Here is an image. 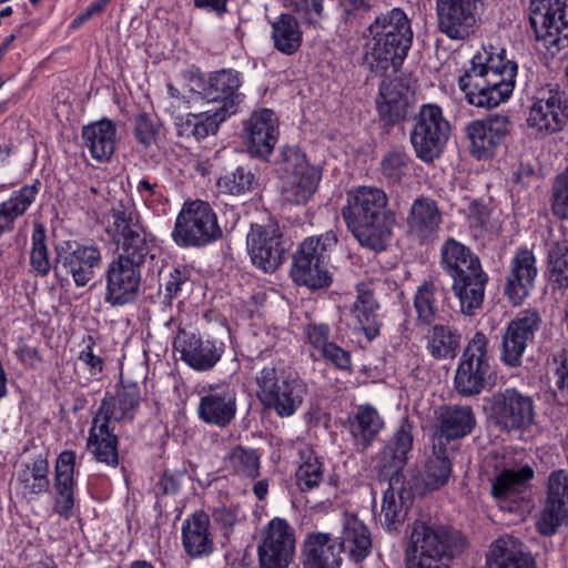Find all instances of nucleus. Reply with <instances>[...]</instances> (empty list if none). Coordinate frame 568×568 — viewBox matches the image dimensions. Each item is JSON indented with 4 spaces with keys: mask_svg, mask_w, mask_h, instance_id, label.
I'll use <instances>...</instances> for the list:
<instances>
[{
    "mask_svg": "<svg viewBox=\"0 0 568 568\" xmlns=\"http://www.w3.org/2000/svg\"><path fill=\"white\" fill-rule=\"evenodd\" d=\"M111 217L113 221L109 232L119 254L106 268L104 301L112 306H122L138 298L142 267L148 258H154V242L132 203L119 202L112 207Z\"/></svg>",
    "mask_w": 568,
    "mask_h": 568,
    "instance_id": "1",
    "label": "nucleus"
},
{
    "mask_svg": "<svg viewBox=\"0 0 568 568\" xmlns=\"http://www.w3.org/2000/svg\"><path fill=\"white\" fill-rule=\"evenodd\" d=\"M518 65L505 49L483 48L470 60V67L458 79L468 104L493 109L507 101L516 83Z\"/></svg>",
    "mask_w": 568,
    "mask_h": 568,
    "instance_id": "2",
    "label": "nucleus"
},
{
    "mask_svg": "<svg viewBox=\"0 0 568 568\" xmlns=\"http://www.w3.org/2000/svg\"><path fill=\"white\" fill-rule=\"evenodd\" d=\"M414 32L412 20L402 8L378 14L367 28L364 63L375 73L397 70L406 59Z\"/></svg>",
    "mask_w": 568,
    "mask_h": 568,
    "instance_id": "3",
    "label": "nucleus"
},
{
    "mask_svg": "<svg viewBox=\"0 0 568 568\" xmlns=\"http://www.w3.org/2000/svg\"><path fill=\"white\" fill-rule=\"evenodd\" d=\"M466 548L465 537L455 528L417 519L408 526L405 568H449Z\"/></svg>",
    "mask_w": 568,
    "mask_h": 568,
    "instance_id": "4",
    "label": "nucleus"
},
{
    "mask_svg": "<svg viewBox=\"0 0 568 568\" xmlns=\"http://www.w3.org/2000/svg\"><path fill=\"white\" fill-rule=\"evenodd\" d=\"M386 205L387 195L382 189L361 186L347 192L342 216L363 247L376 252L386 248L392 234Z\"/></svg>",
    "mask_w": 568,
    "mask_h": 568,
    "instance_id": "5",
    "label": "nucleus"
},
{
    "mask_svg": "<svg viewBox=\"0 0 568 568\" xmlns=\"http://www.w3.org/2000/svg\"><path fill=\"white\" fill-rule=\"evenodd\" d=\"M440 266L453 280L452 291L459 302L460 312L471 316L483 306L488 274L468 246L448 239L440 247Z\"/></svg>",
    "mask_w": 568,
    "mask_h": 568,
    "instance_id": "6",
    "label": "nucleus"
},
{
    "mask_svg": "<svg viewBox=\"0 0 568 568\" xmlns=\"http://www.w3.org/2000/svg\"><path fill=\"white\" fill-rule=\"evenodd\" d=\"M256 396L264 408L278 417L293 416L303 405L307 385L296 374L270 363L255 376Z\"/></svg>",
    "mask_w": 568,
    "mask_h": 568,
    "instance_id": "7",
    "label": "nucleus"
},
{
    "mask_svg": "<svg viewBox=\"0 0 568 568\" xmlns=\"http://www.w3.org/2000/svg\"><path fill=\"white\" fill-rule=\"evenodd\" d=\"M336 244L337 236L333 231L306 237L293 255V281L311 290L328 287L333 281L328 264Z\"/></svg>",
    "mask_w": 568,
    "mask_h": 568,
    "instance_id": "8",
    "label": "nucleus"
},
{
    "mask_svg": "<svg viewBox=\"0 0 568 568\" xmlns=\"http://www.w3.org/2000/svg\"><path fill=\"white\" fill-rule=\"evenodd\" d=\"M530 26L551 57L568 55V0H530Z\"/></svg>",
    "mask_w": 568,
    "mask_h": 568,
    "instance_id": "9",
    "label": "nucleus"
},
{
    "mask_svg": "<svg viewBox=\"0 0 568 568\" xmlns=\"http://www.w3.org/2000/svg\"><path fill=\"white\" fill-rule=\"evenodd\" d=\"M212 206L202 200L185 201L179 212L172 240L180 247H204L222 237Z\"/></svg>",
    "mask_w": 568,
    "mask_h": 568,
    "instance_id": "10",
    "label": "nucleus"
},
{
    "mask_svg": "<svg viewBox=\"0 0 568 568\" xmlns=\"http://www.w3.org/2000/svg\"><path fill=\"white\" fill-rule=\"evenodd\" d=\"M450 124L439 105L423 104L413 119L409 139L416 156L424 162L438 159L449 138Z\"/></svg>",
    "mask_w": 568,
    "mask_h": 568,
    "instance_id": "11",
    "label": "nucleus"
},
{
    "mask_svg": "<svg viewBox=\"0 0 568 568\" xmlns=\"http://www.w3.org/2000/svg\"><path fill=\"white\" fill-rule=\"evenodd\" d=\"M488 344L483 332H476L467 343L455 374V388L460 395H478L490 379Z\"/></svg>",
    "mask_w": 568,
    "mask_h": 568,
    "instance_id": "12",
    "label": "nucleus"
},
{
    "mask_svg": "<svg viewBox=\"0 0 568 568\" xmlns=\"http://www.w3.org/2000/svg\"><path fill=\"white\" fill-rule=\"evenodd\" d=\"M282 195L291 204H305L317 189L321 181V170L311 165L304 153L296 149L283 152Z\"/></svg>",
    "mask_w": 568,
    "mask_h": 568,
    "instance_id": "13",
    "label": "nucleus"
},
{
    "mask_svg": "<svg viewBox=\"0 0 568 568\" xmlns=\"http://www.w3.org/2000/svg\"><path fill=\"white\" fill-rule=\"evenodd\" d=\"M296 549L293 526L284 518L271 519L261 531L257 546L260 568H288Z\"/></svg>",
    "mask_w": 568,
    "mask_h": 568,
    "instance_id": "14",
    "label": "nucleus"
},
{
    "mask_svg": "<svg viewBox=\"0 0 568 568\" xmlns=\"http://www.w3.org/2000/svg\"><path fill=\"white\" fill-rule=\"evenodd\" d=\"M535 400L515 387L495 393L490 399V417L501 430H525L535 420Z\"/></svg>",
    "mask_w": 568,
    "mask_h": 568,
    "instance_id": "15",
    "label": "nucleus"
},
{
    "mask_svg": "<svg viewBox=\"0 0 568 568\" xmlns=\"http://www.w3.org/2000/svg\"><path fill=\"white\" fill-rule=\"evenodd\" d=\"M252 264L264 273H274L284 262L286 242L275 224H253L246 236Z\"/></svg>",
    "mask_w": 568,
    "mask_h": 568,
    "instance_id": "16",
    "label": "nucleus"
},
{
    "mask_svg": "<svg viewBox=\"0 0 568 568\" xmlns=\"http://www.w3.org/2000/svg\"><path fill=\"white\" fill-rule=\"evenodd\" d=\"M542 320L537 310L520 311L506 326L500 343V359L509 367H518Z\"/></svg>",
    "mask_w": 568,
    "mask_h": 568,
    "instance_id": "17",
    "label": "nucleus"
},
{
    "mask_svg": "<svg viewBox=\"0 0 568 568\" xmlns=\"http://www.w3.org/2000/svg\"><path fill=\"white\" fill-rule=\"evenodd\" d=\"M102 263V253L95 244L67 242L57 252L55 272L70 275L78 287L85 286Z\"/></svg>",
    "mask_w": 568,
    "mask_h": 568,
    "instance_id": "18",
    "label": "nucleus"
},
{
    "mask_svg": "<svg viewBox=\"0 0 568 568\" xmlns=\"http://www.w3.org/2000/svg\"><path fill=\"white\" fill-rule=\"evenodd\" d=\"M242 78L239 71L222 69L207 74L203 80L201 94L207 102L217 103L215 109L221 119L235 114L244 101V94L240 91Z\"/></svg>",
    "mask_w": 568,
    "mask_h": 568,
    "instance_id": "19",
    "label": "nucleus"
},
{
    "mask_svg": "<svg viewBox=\"0 0 568 568\" xmlns=\"http://www.w3.org/2000/svg\"><path fill=\"white\" fill-rule=\"evenodd\" d=\"M480 0H436L438 29L453 40H464L475 31Z\"/></svg>",
    "mask_w": 568,
    "mask_h": 568,
    "instance_id": "20",
    "label": "nucleus"
},
{
    "mask_svg": "<svg viewBox=\"0 0 568 568\" xmlns=\"http://www.w3.org/2000/svg\"><path fill=\"white\" fill-rule=\"evenodd\" d=\"M532 478L534 469L529 465L504 468L491 479L490 495L500 509L514 511L527 499Z\"/></svg>",
    "mask_w": 568,
    "mask_h": 568,
    "instance_id": "21",
    "label": "nucleus"
},
{
    "mask_svg": "<svg viewBox=\"0 0 568 568\" xmlns=\"http://www.w3.org/2000/svg\"><path fill=\"white\" fill-rule=\"evenodd\" d=\"M174 348L187 366L196 372H207L220 362L224 343L180 331L174 339Z\"/></svg>",
    "mask_w": 568,
    "mask_h": 568,
    "instance_id": "22",
    "label": "nucleus"
},
{
    "mask_svg": "<svg viewBox=\"0 0 568 568\" xmlns=\"http://www.w3.org/2000/svg\"><path fill=\"white\" fill-rule=\"evenodd\" d=\"M568 119V101L565 92L550 89L530 108L528 126L536 132L548 135L562 130Z\"/></svg>",
    "mask_w": 568,
    "mask_h": 568,
    "instance_id": "23",
    "label": "nucleus"
},
{
    "mask_svg": "<svg viewBox=\"0 0 568 568\" xmlns=\"http://www.w3.org/2000/svg\"><path fill=\"white\" fill-rule=\"evenodd\" d=\"M244 139L251 154L266 160L278 139V118L275 112L271 109L254 111L244 121Z\"/></svg>",
    "mask_w": 568,
    "mask_h": 568,
    "instance_id": "24",
    "label": "nucleus"
},
{
    "mask_svg": "<svg viewBox=\"0 0 568 568\" xmlns=\"http://www.w3.org/2000/svg\"><path fill=\"white\" fill-rule=\"evenodd\" d=\"M509 132L510 121L506 115L495 114L485 120L471 122L467 126L471 153L478 160L491 158Z\"/></svg>",
    "mask_w": 568,
    "mask_h": 568,
    "instance_id": "25",
    "label": "nucleus"
},
{
    "mask_svg": "<svg viewBox=\"0 0 568 568\" xmlns=\"http://www.w3.org/2000/svg\"><path fill=\"white\" fill-rule=\"evenodd\" d=\"M568 514V473L557 469L549 474L547 500L538 521L539 530L551 535L561 525Z\"/></svg>",
    "mask_w": 568,
    "mask_h": 568,
    "instance_id": "26",
    "label": "nucleus"
},
{
    "mask_svg": "<svg viewBox=\"0 0 568 568\" xmlns=\"http://www.w3.org/2000/svg\"><path fill=\"white\" fill-rule=\"evenodd\" d=\"M538 274L536 256L528 248H519L510 261L506 277L505 295L517 305L530 294Z\"/></svg>",
    "mask_w": 568,
    "mask_h": 568,
    "instance_id": "27",
    "label": "nucleus"
},
{
    "mask_svg": "<svg viewBox=\"0 0 568 568\" xmlns=\"http://www.w3.org/2000/svg\"><path fill=\"white\" fill-rule=\"evenodd\" d=\"M476 425L470 406L446 405L435 413L434 442L445 446L447 442L468 436Z\"/></svg>",
    "mask_w": 568,
    "mask_h": 568,
    "instance_id": "28",
    "label": "nucleus"
},
{
    "mask_svg": "<svg viewBox=\"0 0 568 568\" xmlns=\"http://www.w3.org/2000/svg\"><path fill=\"white\" fill-rule=\"evenodd\" d=\"M236 394L227 384L209 386L200 399L199 417L211 425L224 427L235 417Z\"/></svg>",
    "mask_w": 568,
    "mask_h": 568,
    "instance_id": "29",
    "label": "nucleus"
},
{
    "mask_svg": "<svg viewBox=\"0 0 568 568\" xmlns=\"http://www.w3.org/2000/svg\"><path fill=\"white\" fill-rule=\"evenodd\" d=\"M301 554L303 568H341L343 562L337 539L329 532H308Z\"/></svg>",
    "mask_w": 568,
    "mask_h": 568,
    "instance_id": "30",
    "label": "nucleus"
},
{
    "mask_svg": "<svg viewBox=\"0 0 568 568\" xmlns=\"http://www.w3.org/2000/svg\"><path fill=\"white\" fill-rule=\"evenodd\" d=\"M413 442V426L407 418H403L388 443L378 453L377 467L386 475L397 476L407 464Z\"/></svg>",
    "mask_w": 568,
    "mask_h": 568,
    "instance_id": "31",
    "label": "nucleus"
},
{
    "mask_svg": "<svg viewBox=\"0 0 568 568\" xmlns=\"http://www.w3.org/2000/svg\"><path fill=\"white\" fill-rule=\"evenodd\" d=\"M379 118L388 125L402 122L409 109V88L400 79H385L376 99Z\"/></svg>",
    "mask_w": 568,
    "mask_h": 568,
    "instance_id": "32",
    "label": "nucleus"
},
{
    "mask_svg": "<svg viewBox=\"0 0 568 568\" xmlns=\"http://www.w3.org/2000/svg\"><path fill=\"white\" fill-rule=\"evenodd\" d=\"M210 526V516L204 510L194 511L183 521L182 546L190 558H203L213 552L214 538Z\"/></svg>",
    "mask_w": 568,
    "mask_h": 568,
    "instance_id": "33",
    "label": "nucleus"
},
{
    "mask_svg": "<svg viewBox=\"0 0 568 568\" xmlns=\"http://www.w3.org/2000/svg\"><path fill=\"white\" fill-rule=\"evenodd\" d=\"M337 539L341 555L347 554L354 562L363 561L372 551V538L368 528L356 516H347L343 520Z\"/></svg>",
    "mask_w": 568,
    "mask_h": 568,
    "instance_id": "34",
    "label": "nucleus"
},
{
    "mask_svg": "<svg viewBox=\"0 0 568 568\" xmlns=\"http://www.w3.org/2000/svg\"><path fill=\"white\" fill-rule=\"evenodd\" d=\"M348 428L356 450L363 453L384 428V420L374 406L364 404L348 416Z\"/></svg>",
    "mask_w": 568,
    "mask_h": 568,
    "instance_id": "35",
    "label": "nucleus"
},
{
    "mask_svg": "<svg viewBox=\"0 0 568 568\" xmlns=\"http://www.w3.org/2000/svg\"><path fill=\"white\" fill-rule=\"evenodd\" d=\"M487 568H536L534 557L513 537L495 540L486 556Z\"/></svg>",
    "mask_w": 568,
    "mask_h": 568,
    "instance_id": "36",
    "label": "nucleus"
},
{
    "mask_svg": "<svg viewBox=\"0 0 568 568\" xmlns=\"http://www.w3.org/2000/svg\"><path fill=\"white\" fill-rule=\"evenodd\" d=\"M398 478L392 476L388 488L384 491L381 510V525L388 532H397L404 525L408 509L413 504L412 494L403 487L396 489L394 483Z\"/></svg>",
    "mask_w": 568,
    "mask_h": 568,
    "instance_id": "37",
    "label": "nucleus"
},
{
    "mask_svg": "<svg viewBox=\"0 0 568 568\" xmlns=\"http://www.w3.org/2000/svg\"><path fill=\"white\" fill-rule=\"evenodd\" d=\"M140 403V390L136 385L122 386L113 396H105L94 417L108 423L133 419Z\"/></svg>",
    "mask_w": 568,
    "mask_h": 568,
    "instance_id": "38",
    "label": "nucleus"
},
{
    "mask_svg": "<svg viewBox=\"0 0 568 568\" xmlns=\"http://www.w3.org/2000/svg\"><path fill=\"white\" fill-rule=\"evenodd\" d=\"M356 293V300L351 308L352 315L356 320L359 328L364 332L366 338L373 341L379 334L382 327V321L377 313L379 304L368 283L357 284Z\"/></svg>",
    "mask_w": 568,
    "mask_h": 568,
    "instance_id": "39",
    "label": "nucleus"
},
{
    "mask_svg": "<svg viewBox=\"0 0 568 568\" xmlns=\"http://www.w3.org/2000/svg\"><path fill=\"white\" fill-rule=\"evenodd\" d=\"M442 223V214L437 203L430 199L417 197L409 210L407 224L409 233L420 241L430 240Z\"/></svg>",
    "mask_w": 568,
    "mask_h": 568,
    "instance_id": "40",
    "label": "nucleus"
},
{
    "mask_svg": "<svg viewBox=\"0 0 568 568\" xmlns=\"http://www.w3.org/2000/svg\"><path fill=\"white\" fill-rule=\"evenodd\" d=\"M445 297L444 287L435 282L425 281L420 284L414 295V308L418 324L430 325L435 321L443 320Z\"/></svg>",
    "mask_w": 568,
    "mask_h": 568,
    "instance_id": "41",
    "label": "nucleus"
},
{
    "mask_svg": "<svg viewBox=\"0 0 568 568\" xmlns=\"http://www.w3.org/2000/svg\"><path fill=\"white\" fill-rule=\"evenodd\" d=\"M87 448L95 459L110 466L119 464L118 437L113 434L110 423L94 417L89 430Z\"/></svg>",
    "mask_w": 568,
    "mask_h": 568,
    "instance_id": "42",
    "label": "nucleus"
},
{
    "mask_svg": "<svg viewBox=\"0 0 568 568\" xmlns=\"http://www.w3.org/2000/svg\"><path fill=\"white\" fill-rule=\"evenodd\" d=\"M116 126L108 119L100 120L83 128L82 138L91 155L98 161L111 158L115 149Z\"/></svg>",
    "mask_w": 568,
    "mask_h": 568,
    "instance_id": "43",
    "label": "nucleus"
},
{
    "mask_svg": "<svg viewBox=\"0 0 568 568\" xmlns=\"http://www.w3.org/2000/svg\"><path fill=\"white\" fill-rule=\"evenodd\" d=\"M49 462L43 456H38L29 463L20 465L17 474V483L24 496L41 495L49 490Z\"/></svg>",
    "mask_w": 568,
    "mask_h": 568,
    "instance_id": "44",
    "label": "nucleus"
},
{
    "mask_svg": "<svg viewBox=\"0 0 568 568\" xmlns=\"http://www.w3.org/2000/svg\"><path fill=\"white\" fill-rule=\"evenodd\" d=\"M39 181L24 185L20 190L14 191L9 200L0 204V235L11 231L14 220L23 215L33 203L39 193Z\"/></svg>",
    "mask_w": 568,
    "mask_h": 568,
    "instance_id": "45",
    "label": "nucleus"
},
{
    "mask_svg": "<svg viewBox=\"0 0 568 568\" xmlns=\"http://www.w3.org/2000/svg\"><path fill=\"white\" fill-rule=\"evenodd\" d=\"M548 281L554 291L568 288V239L552 240L547 251Z\"/></svg>",
    "mask_w": 568,
    "mask_h": 568,
    "instance_id": "46",
    "label": "nucleus"
},
{
    "mask_svg": "<svg viewBox=\"0 0 568 568\" xmlns=\"http://www.w3.org/2000/svg\"><path fill=\"white\" fill-rule=\"evenodd\" d=\"M452 474V462L446 454L444 445L434 442L433 454L427 458L422 480L428 490H437L443 487Z\"/></svg>",
    "mask_w": 568,
    "mask_h": 568,
    "instance_id": "47",
    "label": "nucleus"
},
{
    "mask_svg": "<svg viewBox=\"0 0 568 568\" xmlns=\"http://www.w3.org/2000/svg\"><path fill=\"white\" fill-rule=\"evenodd\" d=\"M302 34L297 20L288 13L281 14L272 23L274 47L284 54L291 55L300 49Z\"/></svg>",
    "mask_w": 568,
    "mask_h": 568,
    "instance_id": "48",
    "label": "nucleus"
},
{
    "mask_svg": "<svg viewBox=\"0 0 568 568\" xmlns=\"http://www.w3.org/2000/svg\"><path fill=\"white\" fill-rule=\"evenodd\" d=\"M459 346V332L447 325H434L427 336V351L435 359H453Z\"/></svg>",
    "mask_w": 568,
    "mask_h": 568,
    "instance_id": "49",
    "label": "nucleus"
},
{
    "mask_svg": "<svg viewBox=\"0 0 568 568\" xmlns=\"http://www.w3.org/2000/svg\"><path fill=\"white\" fill-rule=\"evenodd\" d=\"M298 467L295 471L296 485L302 491L311 490L323 479V464L307 445L298 447Z\"/></svg>",
    "mask_w": 568,
    "mask_h": 568,
    "instance_id": "50",
    "label": "nucleus"
},
{
    "mask_svg": "<svg viewBox=\"0 0 568 568\" xmlns=\"http://www.w3.org/2000/svg\"><path fill=\"white\" fill-rule=\"evenodd\" d=\"M225 463L240 477L254 479L260 475V456L255 449L236 446L227 454Z\"/></svg>",
    "mask_w": 568,
    "mask_h": 568,
    "instance_id": "51",
    "label": "nucleus"
},
{
    "mask_svg": "<svg viewBox=\"0 0 568 568\" xmlns=\"http://www.w3.org/2000/svg\"><path fill=\"white\" fill-rule=\"evenodd\" d=\"M255 184V174L244 166H239L233 172H229L217 180L220 191L231 195L250 192Z\"/></svg>",
    "mask_w": 568,
    "mask_h": 568,
    "instance_id": "52",
    "label": "nucleus"
},
{
    "mask_svg": "<svg viewBox=\"0 0 568 568\" xmlns=\"http://www.w3.org/2000/svg\"><path fill=\"white\" fill-rule=\"evenodd\" d=\"M45 239L47 234L44 226L41 223H34L31 237L32 247L30 252V264L41 276L48 275L51 270Z\"/></svg>",
    "mask_w": 568,
    "mask_h": 568,
    "instance_id": "53",
    "label": "nucleus"
},
{
    "mask_svg": "<svg viewBox=\"0 0 568 568\" xmlns=\"http://www.w3.org/2000/svg\"><path fill=\"white\" fill-rule=\"evenodd\" d=\"M75 463V452L63 450L59 454L54 465L53 490H74Z\"/></svg>",
    "mask_w": 568,
    "mask_h": 568,
    "instance_id": "54",
    "label": "nucleus"
},
{
    "mask_svg": "<svg viewBox=\"0 0 568 568\" xmlns=\"http://www.w3.org/2000/svg\"><path fill=\"white\" fill-rule=\"evenodd\" d=\"M160 133V124L148 113H139L133 119V134L139 144L149 148L154 144Z\"/></svg>",
    "mask_w": 568,
    "mask_h": 568,
    "instance_id": "55",
    "label": "nucleus"
},
{
    "mask_svg": "<svg viewBox=\"0 0 568 568\" xmlns=\"http://www.w3.org/2000/svg\"><path fill=\"white\" fill-rule=\"evenodd\" d=\"M409 156L405 152L392 151L382 161V174L389 183H398L408 170Z\"/></svg>",
    "mask_w": 568,
    "mask_h": 568,
    "instance_id": "56",
    "label": "nucleus"
},
{
    "mask_svg": "<svg viewBox=\"0 0 568 568\" xmlns=\"http://www.w3.org/2000/svg\"><path fill=\"white\" fill-rule=\"evenodd\" d=\"M551 210L558 219L568 221V168L552 184Z\"/></svg>",
    "mask_w": 568,
    "mask_h": 568,
    "instance_id": "57",
    "label": "nucleus"
},
{
    "mask_svg": "<svg viewBox=\"0 0 568 568\" xmlns=\"http://www.w3.org/2000/svg\"><path fill=\"white\" fill-rule=\"evenodd\" d=\"M224 120L225 119H221V115H219V111L216 110H210L195 114L193 139L195 141H201L211 134H215L220 123H222Z\"/></svg>",
    "mask_w": 568,
    "mask_h": 568,
    "instance_id": "58",
    "label": "nucleus"
},
{
    "mask_svg": "<svg viewBox=\"0 0 568 568\" xmlns=\"http://www.w3.org/2000/svg\"><path fill=\"white\" fill-rule=\"evenodd\" d=\"M304 334L307 344H310L317 354L333 342L331 341V327L325 323H310L305 325Z\"/></svg>",
    "mask_w": 568,
    "mask_h": 568,
    "instance_id": "59",
    "label": "nucleus"
},
{
    "mask_svg": "<svg viewBox=\"0 0 568 568\" xmlns=\"http://www.w3.org/2000/svg\"><path fill=\"white\" fill-rule=\"evenodd\" d=\"M318 358L341 371H349L352 366L351 353L335 342H332L318 353Z\"/></svg>",
    "mask_w": 568,
    "mask_h": 568,
    "instance_id": "60",
    "label": "nucleus"
},
{
    "mask_svg": "<svg viewBox=\"0 0 568 568\" xmlns=\"http://www.w3.org/2000/svg\"><path fill=\"white\" fill-rule=\"evenodd\" d=\"M190 274L186 270L170 268L168 275L163 277L161 287L164 288V297L168 302L178 297L183 285L189 282Z\"/></svg>",
    "mask_w": 568,
    "mask_h": 568,
    "instance_id": "61",
    "label": "nucleus"
},
{
    "mask_svg": "<svg viewBox=\"0 0 568 568\" xmlns=\"http://www.w3.org/2000/svg\"><path fill=\"white\" fill-rule=\"evenodd\" d=\"M294 10L308 24H317L323 18V0H292Z\"/></svg>",
    "mask_w": 568,
    "mask_h": 568,
    "instance_id": "62",
    "label": "nucleus"
},
{
    "mask_svg": "<svg viewBox=\"0 0 568 568\" xmlns=\"http://www.w3.org/2000/svg\"><path fill=\"white\" fill-rule=\"evenodd\" d=\"M556 365L554 375L556 387L561 396L568 397V351L562 348L552 355Z\"/></svg>",
    "mask_w": 568,
    "mask_h": 568,
    "instance_id": "63",
    "label": "nucleus"
},
{
    "mask_svg": "<svg viewBox=\"0 0 568 568\" xmlns=\"http://www.w3.org/2000/svg\"><path fill=\"white\" fill-rule=\"evenodd\" d=\"M74 490H54L53 510L60 517L69 519L73 515Z\"/></svg>",
    "mask_w": 568,
    "mask_h": 568,
    "instance_id": "64",
    "label": "nucleus"
}]
</instances>
